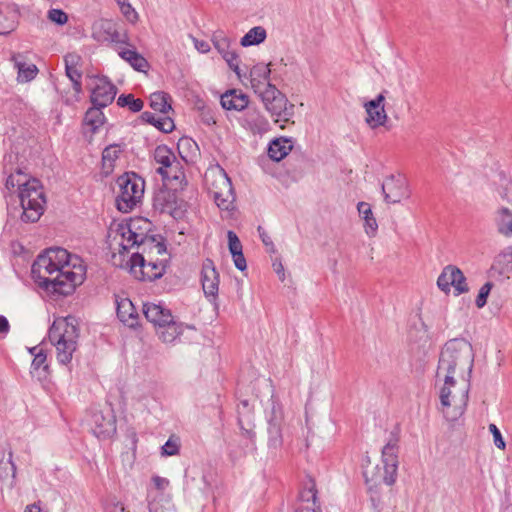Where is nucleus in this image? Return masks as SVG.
I'll return each instance as SVG.
<instances>
[{
	"instance_id": "nucleus-1",
	"label": "nucleus",
	"mask_w": 512,
	"mask_h": 512,
	"mask_svg": "<svg viewBox=\"0 0 512 512\" xmlns=\"http://www.w3.org/2000/svg\"><path fill=\"white\" fill-rule=\"evenodd\" d=\"M86 265L81 257L64 248H49L40 253L32 265L36 286L50 300L71 296L86 278Z\"/></svg>"
},
{
	"instance_id": "nucleus-2",
	"label": "nucleus",
	"mask_w": 512,
	"mask_h": 512,
	"mask_svg": "<svg viewBox=\"0 0 512 512\" xmlns=\"http://www.w3.org/2000/svg\"><path fill=\"white\" fill-rule=\"evenodd\" d=\"M472 362L471 348L459 341L447 343L441 353L438 370L446 372L445 384L441 390V404L447 417L462 415L468 402V387L465 383L457 385L451 374L456 366L469 368Z\"/></svg>"
},
{
	"instance_id": "nucleus-3",
	"label": "nucleus",
	"mask_w": 512,
	"mask_h": 512,
	"mask_svg": "<svg viewBox=\"0 0 512 512\" xmlns=\"http://www.w3.org/2000/svg\"><path fill=\"white\" fill-rule=\"evenodd\" d=\"M6 188H17L23 209L22 220L36 222L44 212L46 198L41 182L18 169L10 174L6 180Z\"/></svg>"
},
{
	"instance_id": "nucleus-4",
	"label": "nucleus",
	"mask_w": 512,
	"mask_h": 512,
	"mask_svg": "<svg viewBox=\"0 0 512 512\" xmlns=\"http://www.w3.org/2000/svg\"><path fill=\"white\" fill-rule=\"evenodd\" d=\"M78 329L73 317H60L54 320L50 330L49 339L56 347L58 360L68 363L77 346Z\"/></svg>"
},
{
	"instance_id": "nucleus-5",
	"label": "nucleus",
	"mask_w": 512,
	"mask_h": 512,
	"mask_svg": "<svg viewBox=\"0 0 512 512\" xmlns=\"http://www.w3.org/2000/svg\"><path fill=\"white\" fill-rule=\"evenodd\" d=\"M382 465H373L370 461L365 465L363 475L366 483L377 486L381 483L392 485L396 481L398 468L397 449L387 444L382 451Z\"/></svg>"
},
{
	"instance_id": "nucleus-6",
	"label": "nucleus",
	"mask_w": 512,
	"mask_h": 512,
	"mask_svg": "<svg viewBox=\"0 0 512 512\" xmlns=\"http://www.w3.org/2000/svg\"><path fill=\"white\" fill-rule=\"evenodd\" d=\"M116 183L118 186L117 208L124 213L130 212L143 198L144 179L134 172H126L117 178Z\"/></svg>"
},
{
	"instance_id": "nucleus-7",
	"label": "nucleus",
	"mask_w": 512,
	"mask_h": 512,
	"mask_svg": "<svg viewBox=\"0 0 512 512\" xmlns=\"http://www.w3.org/2000/svg\"><path fill=\"white\" fill-rule=\"evenodd\" d=\"M108 244L115 266H124L129 250L137 245L126 221L113 222L108 232Z\"/></svg>"
},
{
	"instance_id": "nucleus-8",
	"label": "nucleus",
	"mask_w": 512,
	"mask_h": 512,
	"mask_svg": "<svg viewBox=\"0 0 512 512\" xmlns=\"http://www.w3.org/2000/svg\"><path fill=\"white\" fill-rule=\"evenodd\" d=\"M170 97L165 92H155L150 96V106L155 113L145 112L142 117L164 133L172 132L175 125L169 112L172 110Z\"/></svg>"
},
{
	"instance_id": "nucleus-9",
	"label": "nucleus",
	"mask_w": 512,
	"mask_h": 512,
	"mask_svg": "<svg viewBox=\"0 0 512 512\" xmlns=\"http://www.w3.org/2000/svg\"><path fill=\"white\" fill-rule=\"evenodd\" d=\"M143 314L156 327L164 329V331L160 332V337L163 341H172L178 334V328L170 310L163 308L159 304L146 303L143 306Z\"/></svg>"
},
{
	"instance_id": "nucleus-10",
	"label": "nucleus",
	"mask_w": 512,
	"mask_h": 512,
	"mask_svg": "<svg viewBox=\"0 0 512 512\" xmlns=\"http://www.w3.org/2000/svg\"><path fill=\"white\" fill-rule=\"evenodd\" d=\"M124 265L129 267L130 273L140 281H154L163 276L165 269L163 265L152 262L144 256L133 253Z\"/></svg>"
},
{
	"instance_id": "nucleus-11",
	"label": "nucleus",
	"mask_w": 512,
	"mask_h": 512,
	"mask_svg": "<svg viewBox=\"0 0 512 512\" xmlns=\"http://www.w3.org/2000/svg\"><path fill=\"white\" fill-rule=\"evenodd\" d=\"M154 159L160 165L157 172L162 175L164 180H179L184 177L180 162L167 146H157L154 151Z\"/></svg>"
},
{
	"instance_id": "nucleus-12",
	"label": "nucleus",
	"mask_w": 512,
	"mask_h": 512,
	"mask_svg": "<svg viewBox=\"0 0 512 512\" xmlns=\"http://www.w3.org/2000/svg\"><path fill=\"white\" fill-rule=\"evenodd\" d=\"M437 285L445 294L458 296L469 291L467 279L463 272L454 265L444 267L437 280Z\"/></svg>"
},
{
	"instance_id": "nucleus-13",
	"label": "nucleus",
	"mask_w": 512,
	"mask_h": 512,
	"mask_svg": "<svg viewBox=\"0 0 512 512\" xmlns=\"http://www.w3.org/2000/svg\"><path fill=\"white\" fill-rule=\"evenodd\" d=\"M88 87L91 90V102L94 106L105 107L115 98L116 89L105 77H91Z\"/></svg>"
},
{
	"instance_id": "nucleus-14",
	"label": "nucleus",
	"mask_w": 512,
	"mask_h": 512,
	"mask_svg": "<svg viewBox=\"0 0 512 512\" xmlns=\"http://www.w3.org/2000/svg\"><path fill=\"white\" fill-rule=\"evenodd\" d=\"M211 192L219 208L223 210L230 209L234 201V195L231 182L225 173H219L217 180L211 186Z\"/></svg>"
},
{
	"instance_id": "nucleus-15",
	"label": "nucleus",
	"mask_w": 512,
	"mask_h": 512,
	"mask_svg": "<svg viewBox=\"0 0 512 512\" xmlns=\"http://www.w3.org/2000/svg\"><path fill=\"white\" fill-rule=\"evenodd\" d=\"M200 281L205 295L215 298L219 291L220 276L211 259L203 261L200 271Z\"/></svg>"
},
{
	"instance_id": "nucleus-16",
	"label": "nucleus",
	"mask_w": 512,
	"mask_h": 512,
	"mask_svg": "<svg viewBox=\"0 0 512 512\" xmlns=\"http://www.w3.org/2000/svg\"><path fill=\"white\" fill-rule=\"evenodd\" d=\"M137 251L138 254L144 256L146 259L163 265L166 268L167 265V250L164 242L160 238L151 239L145 241Z\"/></svg>"
},
{
	"instance_id": "nucleus-17",
	"label": "nucleus",
	"mask_w": 512,
	"mask_h": 512,
	"mask_svg": "<svg viewBox=\"0 0 512 512\" xmlns=\"http://www.w3.org/2000/svg\"><path fill=\"white\" fill-rule=\"evenodd\" d=\"M385 198L390 203H399L410 195L408 183L403 177H391L383 185Z\"/></svg>"
},
{
	"instance_id": "nucleus-18",
	"label": "nucleus",
	"mask_w": 512,
	"mask_h": 512,
	"mask_svg": "<svg viewBox=\"0 0 512 512\" xmlns=\"http://www.w3.org/2000/svg\"><path fill=\"white\" fill-rule=\"evenodd\" d=\"M316 495V484L314 480L310 479L300 492L295 503V512H319Z\"/></svg>"
},
{
	"instance_id": "nucleus-19",
	"label": "nucleus",
	"mask_w": 512,
	"mask_h": 512,
	"mask_svg": "<svg viewBox=\"0 0 512 512\" xmlns=\"http://www.w3.org/2000/svg\"><path fill=\"white\" fill-rule=\"evenodd\" d=\"M384 100L385 97L380 94L376 99L365 104L367 112L366 122L373 129L384 125L387 120V114L384 109Z\"/></svg>"
},
{
	"instance_id": "nucleus-20",
	"label": "nucleus",
	"mask_w": 512,
	"mask_h": 512,
	"mask_svg": "<svg viewBox=\"0 0 512 512\" xmlns=\"http://www.w3.org/2000/svg\"><path fill=\"white\" fill-rule=\"evenodd\" d=\"M131 235L136 240L137 247L139 248L145 241L156 239V236L149 235L152 230V223L143 217H134L126 221Z\"/></svg>"
},
{
	"instance_id": "nucleus-21",
	"label": "nucleus",
	"mask_w": 512,
	"mask_h": 512,
	"mask_svg": "<svg viewBox=\"0 0 512 512\" xmlns=\"http://www.w3.org/2000/svg\"><path fill=\"white\" fill-rule=\"evenodd\" d=\"M249 104V97L240 89H231L221 96V105L226 110L241 111Z\"/></svg>"
},
{
	"instance_id": "nucleus-22",
	"label": "nucleus",
	"mask_w": 512,
	"mask_h": 512,
	"mask_svg": "<svg viewBox=\"0 0 512 512\" xmlns=\"http://www.w3.org/2000/svg\"><path fill=\"white\" fill-rule=\"evenodd\" d=\"M287 98L284 94L277 96L275 100L268 102L265 106L268 111L272 113V115L277 116L275 119V123H279L281 129L286 127V124L289 123L290 119L287 117Z\"/></svg>"
},
{
	"instance_id": "nucleus-23",
	"label": "nucleus",
	"mask_w": 512,
	"mask_h": 512,
	"mask_svg": "<svg viewBox=\"0 0 512 512\" xmlns=\"http://www.w3.org/2000/svg\"><path fill=\"white\" fill-rule=\"evenodd\" d=\"M19 13L10 5H0V34L12 32L18 24Z\"/></svg>"
},
{
	"instance_id": "nucleus-24",
	"label": "nucleus",
	"mask_w": 512,
	"mask_h": 512,
	"mask_svg": "<svg viewBox=\"0 0 512 512\" xmlns=\"http://www.w3.org/2000/svg\"><path fill=\"white\" fill-rule=\"evenodd\" d=\"M66 74L74 83L75 90H81V57L75 53H69L65 57Z\"/></svg>"
},
{
	"instance_id": "nucleus-25",
	"label": "nucleus",
	"mask_w": 512,
	"mask_h": 512,
	"mask_svg": "<svg viewBox=\"0 0 512 512\" xmlns=\"http://www.w3.org/2000/svg\"><path fill=\"white\" fill-rule=\"evenodd\" d=\"M270 64L258 63L250 70V82L252 88L256 91L264 88L269 83Z\"/></svg>"
},
{
	"instance_id": "nucleus-26",
	"label": "nucleus",
	"mask_w": 512,
	"mask_h": 512,
	"mask_svg": "<svg viewBox=\"0 0 512 512\" xmlns=\"http://www.w3.org/2000/svg\"><path fill=\"white\" fill-rule=\"evenodd\" d=\"M117 316L121 322L129 327H135L138 324L139 315L129 299H122L118 302Z\"/></svg>"
},
{
	"instance_id": "nucleus-27",
	"label": "nucleus",
	"mask_w": 512,
	"mask_h": 512,
	"mask_svg": "<svg viewBox=\"0 0 512 512\" xmlns=\"http://www.w3.org/2000/svg\"><path fill=\"white\" fill-rule=\"evenodd\" d=\"M293 144L290 139L277 138L273 140L268 148V155L275 161H280L285 158L292 150Z\"/></svg>"
},
{
	"instance_id": "nucleus-28",
	"label": "nucleus",
	"mask_w": 512,
	"mask_h": 512,
	"mask_svg": "<svg viewBox=\"0 0 512 512\" xmlns=\"http://www.w3.org/2000/svg\"><path fill=\"white\" fill-rule=\"evenodd\" d=\"M100 108L99 106L92 107L85 114L83 128L91 134L104 124V114Z\"/></svg>"
},
{
	"instance_id": "nucleus-29",
	"label": "nucleus",
	"mask_w": 512,
	"mask_h": 512,
	"mask_svg": "<svg viewBox=\"0 0 512 512\" xmlns=\"http://www.w3.org/2000/svg\"><path fill=\"white\" fill-rule=\"evenodd\" d=\"M227 237L229 250L233 256L235 266L240 270H244L246 268V260L243 255L242 244L238 236L233 231H228Z\"/></svg>"
},
{
	"instance_id": "nucleus-30",
	"label": "nucleus",
	"mask_w": 512,
	"mask_h": 512,
	"mask_svg": "<svg viewBox=\"0 0 512 512\" xmlns=\"http://www.w3.org/2000/svg\"><path fill=\"white\" fill-rule=\"evenodd\" d=\"M119 55L137 71L146 72L149 68L147 60L135 50L125 48L119 52Z\"/></svg>"
},
{
	"instance_id": "nucleus-31",
	"label": "nucleus",
	"mask_w": 512,
	"mask_h": 512,
	"mask_svg": "<svg viewBox=\"0 0 512 512\" xmlns=\"http://www.w3.org/2000/svg\"><path fill=\"white\" fill-rule=\"evenodd\" d=\"M122 154V149L119 145H110L106 147L102 154V167L105 173H111L115 167L116 160Z\"/></svg>"
},
{
	"instance_id": "nucleus-32",
	"label": "nucleus",
	"mask_w": 512,
	"mask_h": 512,
	"mask_svg": "<svg viewBox=\"0 0 512 512\" xmlns=\"http://www.w3.org/2000/svg\"><path fill=\"white\" fill-rule=\"evenodd\" d=\"M266 38V31L262 27L252 28L241 40L243 46H251L263 42Z\"/></svg>"
},
{
	"instance_id": "nucleus-33",
	"label": "nucleus",
	"mask_w": 512,
	"mask_h": 512,
	"mask_svg": "<svg viewBox=\"0 0 512 512\" xmlns=\"http://www.w3.org/2000/svg\"><path fill=\"white\" fill-rule=\"evenodd\" d=\"M499 232L505 236H512V213L503 208L500 211Z\"/></svg>"
},
{
	"instance_id": "nucleus-34",
	"label": "nucleus",
	"mask_w": 512,
	"mask_h": 512,
	"mask_svg": "<svg viewBox=\"0 0 512 512\" xmlns=\"http://www.w3.org/2000/svg\"><path fill=\"white\" fill-rule=\"evenodd\" d=\"M358 211L360 214L364 216V220L366 223V226L369 228L370 232L373 233L377 229V223L375 218L372 215L371 208L369 204L361 202L358 205ZM369 233V231H367Z\"/></svg>"
},
{
	"instance_id": "nucleus-35",
	"label": "nucleus",
	"mask_w": 512,
	"mask_h": 512,
	"mask_svg": "<svg viewBox=\"0 0 512 512\" xmlns=\"http://www.w3.org/2000/svg\"><path fill=\"white\" fill-rule=\"evenodd\" d=\"M117 103L121 106H128L133 112H138L143 108V101L141 99H135L131 94L121 95Z\"/></svg>"
},
{
	"instance_id": "nucleus-36",
	"label": "nucleus",
	"mask_w": 512,
	"mask_h": 512,
	"mask_svg": "<svg viewBox=\"0 0 512 512\" xmlns=\"http://www.w3.org/2000/svg\"><path fill=\"white\" fill-rule=\"evenodd\" d=\"M256 92L260 94L265 106L267 105L268 102L272 101L273 99L275 100L277 96L283 94L275 86L271 84H267L264 88L260 89V91Z\"/></svg>"
},
{
	"instance_id": "nucleus-37",
	"label": "nucleus",
	"mask_w": 512,
	"mask_h": 512,
	"mask_svg": "<svg viewBox=\"0 0 512 512\" xmlns=\"http://www.w3.org/2000/svg\"><path fill=\"white\" fill-rule=\"evenodd\" d=\"M216 47L222 53L223 58L228 63L229 67L235 72H238V55L234 51L221 49L219 43L216 44Z\"/></svg>"
},
{
	"instance_id": "nucleus-38",
	"label": "nucleus",
	"mask_w": 512,
	"mask_h": 512,
	"mask_svg": "<svg viewBox=\"0 0 512 512\" xmlns=\"http://www.w3.org/2000/svg\"><path fill=\"white\" fill-rule=\"evenodd\" d=\"M492 288H493L492 282H487L480 288L479 293L476 298V306L478 308H482L485 306V304L487 302V298H488Z\"/></svg>"
},
{
	"instance_id": "nucleus-39",
	"label": "nucleus",
	"mask_w": 512,
	"mask_h": 512,
	"mask_svg": "<svg viewBox=\"0 0 512 512\" xmlns=\"http://www.w3.org/2000/svg\"><path fill=\"white\" fill-rule=\"evenodd\" d=\"M120 11L128 22L132 24H136L138 22V13L135 11V9L131 6L129 2L127 4L122 5Z\"/></svg>"
},
{
	"instance_id": "nucleus-40",
	"label": "nucleus",
	"mask_w": 512,
	"mask_h": 512,
	"mask_svg": "<svg viewBox=\"0 0 512 512\" xmlns=\"http://www.w3.org/2000/svg\"><path fill=\"white\" fill-rule=\"evenodd\" d=\"M48 19L56 24H66L68 21V15L60 9H51L48 12Z\"/></svg>"
},
{
	"instance_id": "nucleus-41",
	"label": "nucleus",
	"mask_w": 512,
	"mask_h": 512,
	"mask_svg": "<svg viewBox=\"0 0 512 512\" xmlns=\"http://www.w3.org/2000/svg\"><path fill=\"white\" fill-rule=\"evenodd\" d=\"M162 453L167 456L177 455L179 452L178 438L171 437L162 448Z\"/></svg>"
},
{
	"instance_id": "nucleus-42",
	"label": "nucleus",
	"mask_w": 512,
	"mask_h": 512,
	"mask_svg": "<svg viewBox=\"0 0 512 512\" xmlns=\"http://www.w3.org/2000/svg\"><path fill=\"white\" fill-rule=\"evenodd\" d=\"M489 430L493 434L495 445L499 448L504 450L505 449V442L501 436V433L497 426L495 424L489 425Z\"/></svg>"
},
{
	"instance_id": "nucleus-43",
	"label": "nucleus",
	"mask_w": 512,
	"mask_h": 512,
	"mask_svg": "<svg viewBox=\"0 0 512 512\" xmlns=\"http://www.w3.org/2000/svg\"><path fill=\"white\" fill-rule=\"evenodd\" d=\"M19 73L25 80H31L35 77L37 73V68L35 65H29L27 66V68L20 66Z\"/></svg>"
},
{
	"instance_id": "nucleus-44",
	"label": "nucleus",
	"mask_w": 512,
	"mask_h": 512,
	"mask_svg": "<svg viewBox=\"0 0 512 512\" xmlns=\"http://www.w3.org/2000/svg\"><path fill=\"white\" fill-rule=\"evenodd\" d=\"M152 482L154 484L155 489L158 491H163L169 486L168 479L160 476H153Z\"/></svg>"
},
{
	"instance_id": "nucleus-45",
	"label": "nucleus",
	"mask_w": 512,
	"mask_h": 512,
	"mask_svg": "<svg viewBox=\"0 0 512 512\" xmlns=\"http://www.w3.org/2000/svg\"><path fill=\"white\" fill-rule=\"evenodd\" d=\"M106 512H128L123 503L118 501H110L106 505Z\"/></svg>"
},
{
	"instance_id": "nucleus-46",
	"label": "nucleus",
	"mask_w": 512,
	"mask_h": 512,
	"mask_svg": "<svg viewBox=\"0 0 512 512\" xmlns=\"http://www.w3.org/2000/svg\"><path fill=\"white\" fill-rule=\"evenodd\" d=\"M46 354L42 352V350H39L38 353L35 354V357L33 359L32 365L35 369L40 368L41 366H44L46 362Z\"/></svg>"
},
{
	"instance_id": "nucleus-47",
	"label": "nucleus",
	"mask_w": 512,
	"mask_h": 512,
	"mask_svg": "<svg viewBox=\"0 0 512 512\" xmlns=\"http://www.w3.org/2000/svg\"><path fill=\"white\" fill-rule=\"evenodd\" d=\"M98 26L100 28H103L108 34H109V37H106L105 39H113V32H115V29H114V24L111 22V21H108V20H101L100 23L98 24Z\"/></svg>"
},
{
	"instance_id": "nucleus-48",
	"label": "nucleus",
	"mask_w": 512,
	"mask_h": 512,
	"mask_svg": "<svg viewBox=\"0 0 512 512\" xmlns=\"http://www.w3.org/2000/svg\"><path fill=\"white\" fill-rule=\"evenodd\" d=\"M9 331L8 320L4 316H0V333L6 334Z\"/></svg>"
},
{
	"instance_id": "nucleus-49",
	"label": "nucleus",
	"mask_w": 512,
	"mask_h": 512,
	"mask_svg": "<svg viewBox=\"0 0 512 512\" xmlns=\"http://www.w3.org/2000/svg\"><path fill=\"white\" fill-rule=\"evenodd\" d=\"M164 210L169 212L174 218L180 217V212L177 209L172 210L168 204L164 207Z\"/></svg>"
},
{
	"instance_id": "nucleus-50",
	"label": "nucleus",
	"mask_w": 512,
	"mask_h": 512,
	"mask_svg": "<svg viewBox=\"0 0 512 512\" xmlns=\"http://www.w3.org/2000/svg\"><path fill=\"white\" fill-rule=\"evenodd\" d=\"M25 512H41V508L37 504H31L26 507Z\"/></svg>"
},
{
	"instance_id": "nucleus-51",
	"label": "nucleus",
	"mask_w": 512,
	"mask_h": 512,
	"mask_svg": "<svg viewBox=\"0 0 512 512\" xmlns=\"http://www.w3.org/2000/svg\"><path fill=\"white\" fill-rule=\"evenodd\" d=\"M116 1H117L118 5H119V8H121V7H122V5L127 4V3H128V2H127V0H116Z\"/></svg>"
},
{
	"instance_id": "nucleus-52",
	"label": "nucleus",
	"mask_w": 512,
	"mask_h": 512,
	"mask_svg": "<svg viewBox=\"0 0 512 512\" xmlns=\"http://www.w3.org/2000/svg\"><path fill=\"white\" fill-rule=\"evenodd\" d=\"M281 270H282V265H281V264H279V266H278V268L276 269V271H277L278 273H280V271H281Z\"/></svg>"
}]
</instances>
